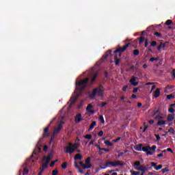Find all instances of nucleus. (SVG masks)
I'll return each mask as SVG.
<instances>
[{"label": "nucleus", "instance_id": "nucleus-15", "mask_svg": "<svg viewBox=\"0 0 175 175\" xmlns=\"http://www.w3.org/2000/svg\"><path fill=\"white\" fill-rule=\"evenodd\" d=\"M174 120V115L169 114L167 117V121L168 122H172Z\"/></svg>", "mask_w": 175, "mask_h": 175}, {"label": "nucleus", "instance_id": "nucleus-44", "mask_svg": "<svg viewBox=\"0 0 175 175\" xmlns=\"http://www.w3.org/2000/svg\"><path fill=\"white\" fill-rule=\"evenodd\" d=\"M149 150H152V151H155V150H157V146L153 145L152 147H150Z\"/></svg>", "mask_w": 175, "mask_h": 175}, {"label": "nucleus", "instance_id": "nucleus-52", "mask_svg": "<svg viewBox=\"0 0 175 175\" xmlns=\"http://www.w3.org/2000/svg\"><path fill=\"white\" fill-rule=\"evenodd\" d=\"M98 136H99L100 137L103 136V131H100L98 133Z\"/></svg>", "mask_w": 175, "mask_h": 175}, {"label": "nucleus", "instance_id": "nucleus-28", "mask_svg": "<svg viewBox=\"0 0 175 175\" xmlns=\"http://www.w3.org/2000/svg\"><path fill=\"white\" fill-rule=\"evenodd\" d=\"M97 94L98 96H103V90L98 89Z\"/></svg>", "mask_w": 175, "mask_h": 175}, {"label": "nucleus", "instance_id": "nucleus-54", "mask_svg": "<svg viewBox=\"0 0 175 175\" xmlns=\"http://www.w3.org/2000/svg\"><path fill=\"white\" fill-rule=\"evenodd\" d=\"M119 140H121V137H118L113 140L114 143H117V142H119Z\"/></svg>", "mask_w": 175, "mask_h": 175}, {"label": "nucleus", "instance_id": "nucleus-37", "mask_svg": "<svg viewBox=\"0 0 175 175\" xmlns=\"http://www.w3.org/2000/svg\"><path fill=\"white\" fill-rule=\"evenodd\" d=\"M154 35H155V36L157 38H161L162 36V34L158 31L154 32Z\"/></svg>", "mask_w": 175, "mask_h": 175}, {"label": "nucleus", "instance_id": "nucleus-12", "mask_svg": "<svg viewBox=\"0 0 175 175\" xmlns=\"http://www.w3.org/2000/svg\"><path fill=\"white\" fill-rule=\"evenodd\" d=\"M154 94V98H159V96H161V89L157 88Z\"/></svg>", "mask_w": 175, "mask_h": 175}, {"label": "nucleus", "instance_id": "nucleus-53", "mask_svg": "<svg viewBox=\"0 0 175 175\" xmlns=\"http://www.w3.org/2000/svg\"><path fill=\"white\" fill-rule=\"evenodd\" d=\"M131 84L133 85V87H136L139 85V82H132Z\"/></svg>", "mask_w": 175, "mask_h": 175}, {"label": "nucleus", "instance_id": "nucleus-47", "mask_svg": "<svg viewBox=\"0 0 175 175\" xmlns=\"http://www.w3.org/2000/svg\"><path fill=\"white\" fill-rule=\"evenodd\" d=\"M52 175H58V170H53Z\"/></svg>", "mask_w": 175, "mask_h": 175}, {"label": "nucleus", "instance_id": "nucleus-17", "mask_svg": "<svg viewBox=\"0 0 175 175\" xmlns=\"http://www.w3.org/2000/svg\"><path fill=\"white\" fill-rule=\"evenodd\" d=\"M83 159V155H81V154H75V156L74 157V159L75 161H77V160H81Z\"/></svg>", "mask_w": 175, "mask_h": 175}, {"label": "nucleus", "instance_id": "nucleus-9", "mask_svg": "<svg viewBox=\"0 0 175 175\" xmlns=\"http://www.w3.org/2000/svg\"><path fill=\"white\" fill-rule=\"evenodd\" d=\"M98 88L93 89L92 94L90 95V99H94L95 96H96V94H98Z\"/></svg>", "mask_w": 175, "mask_h": 175}, {"label": "nucleus", "instance_id": "nucleus-16", "mask_svg": "<svg viewBox=\"0 0 175 175\" xmlns=\"http://www.w3.org/2000/svg\"><path fill=\"white\" fill-rule=\"evenodd\" d=\"M114 59H115V65L116 66L120 65V61L121 60L120 59V58H118V56L116 54L114 55Z\"/></svg>", "mask_w": 175, "mask_h": 175}, {"label": "nucleus", "instance_id": "nucleus-51", "mask_svg": "<svg viewBox=\"0 0 175 175\" xmlns=\"http://www.w3.org/2000/svg\"><path fill=\"white\" fill-rule=\"evenodd\" d=\"M151 167H157V163L150 162Z\"/></svg>", "mask_w": 175, "mask_h": 175}, {"label": "nucleus", "instance_id": "nucleus-27", "mask_svg": "<svg viewBox=\"0 0 175 175\" xmlns=\"http://www.w3.org/2000/svg\"><path fill=\"white\" fill-rule=\"evenodd\" d=\"M71 144V147H72V149L74 150V151H76V150H77V148H79V146H77V144Z\"/></svg>", "mask_w": 175, "mask_h": 175}, {"label": "nucleus", "instance_id": "nucleus-61", "mask_svg": "<svg viewBox=\"0 0 175 175\" xmlns=\"http://www.w3.org/2000/svg\"><path fill=\"white\" fill-rule=\"evenodd\" d=\"M75 167L77 168V169H80V167L79 166V164L76 162H75Z\"/></svg>", "mask_w": 175, "mask_h": 175}, {"label": "nucleus", "instance_id": "nucleus-64", "mask_svg": "<svg viewBox=\"0 0 175 175\" xmlns=\"http://www.w3.org/2000/svg\"><path fill=\"white\" fill-rule=\"evenodd\" d=\"M172 75L173 77L175 78V70H172Z\"/></svg>", "mask_w": 175, "mask_h": 175}, {"label": "nucleus", "instance_id": "nucleus-7", "mask_svg": "<svg viewBox=\"0 0 175 175\" xmlns=\"http://www.w3.org/2000/svg\"><path fill=\"white\" fill-rule=\"evenodd\" d=\"M75 152V149H73V147L70 144L68 146L66 147V154H73Z\"/></svg>", "mask_w": 175, "mask_h": 175}, {"label": "nucleus", "instance_id": "nucleus-33", "mask_svg": "<svg viewBox=\"0 0 175 175\" xmlns=\"http://www.w3.org/2000/svg\"><path fill=\"white\" fill-rule=\"evenodd\" d=\"M168 132H170V133H172V135H174V129L173 127H170L169 129H168Z\"/></svg>", "mask_w": 175, "mask_h": 175}, {"label": "nucleus", "instance_id": "nucleus-11", "mask_svg": "<svg viewBox=\"0 0 175 175\" xmlns=\"http://www.w3.org/2000/svg\"><path fill=\"white\" fill-rule=\"evenodd\" d=\"M83 121V118H81V113H78L75 116V122L76 124H79V122H81Z\"/></svg>", "mask_w": 175, "mask_h": 175}, {"label": "nucleus", "instance_id": "nucleus-5", "mask_svg": "<svg viewBox=\"0 0 175 175\" xmlns=\"http://www.w3.org/2000/svg\"><path fill=\"white\" fill-rule=\"evenodd\" d=\"M61 129H62V126L59 124L57 127H56L53 131V135L51 137V140H53L55 137V135H58L59 132H61Z\"/></svg>", "mask_w": 175, "mask_h": 175}, {"label": "nucleus", "instance_id": "nucleus-2", "mask_svg": "<svg viewBox=\"0 0 175 175\" xmlns=\"http://www.w3.org/2000/svg\"><path fill=\"white\" fill-rule=\"evenodd\" d=\"M109 165H111V166H113V167H117V166H124L125 163L120 160L114 161H107L105 163V167H104V169H106V167H109Z\"/></svg>", "mask_w": 175, "mask_h": 175}, {"label": "nucleus", "instance_id": "nucleus-10", "mask_svg": "<svg viewBox=\"0 0 175 175\" xmlns=\"http://www.w3.org/2000/svg\"><path fill=\"white\" fill-rule=\"evenodd\" d=\"M52 158L53 157L50 154H49L46 157V156H44L42 161H45L44 163L49 165V163L50 162V161H51Z\"/></svg>", "mask_w": 175, "mask_h": 175}, {"label": "nucleus", "instance_id": "nucleus-48", "mask_svg": "<svg viewBox=\"0 0 175 175\" xmlns=\"http://www.w3.org/2000/svg\"><path fill=\"white\" fill-rule=\"evenodd\" d=\"M161 171L163 172V173H167V172H169V168L165 167L163 170H161Z\"/></svg>", "mask_w": 175, "mask_h": 175}, {"label": "nucleus", "instance_id": "nucleus-22", "mask_svg": "<svg viewBox=\"0 0 175 175\" xmlns=\"http://www.w3.org/2000/svg\"><path fill=\"white\" fill-rule=\"evenodd\" d=\"M111 52H112L111 50H109L108 51H107V52L105 53V55L104 56V59H107V57H109V55H111Z\"/></svg>", "mask_w": 175, "mask_h": 175}, {"label": "nucleus", "instance_id": "nucleus-39", "mask_svg": "<svg viewBox=\"0 0 175 175\" xmlns=\"http://www.w3.org/2000/svg\"><path fill=\"white\" fill-rule=\"evenodd\" d=\"M128 150H125L124 152H120L118 154V158H120V157H122V155H124V154H126V152H127Z\"/></svg>", "mask_w": 175, "mask_h": 175}, {"label": "nucleus", "instance_id": "nucleus-50", "mask_svg": "<svg viewBox=\"0 0 175 175\" xmlns=\"http://www.w3.org/2000/svg\"><path fill=\"white\" fill-rule=\"evenodd\" d=\"M154 136H155L157 142H159V140H161V137L159 136V135L155 134Z\"/></svg>", "mask_w": 175, "mask_h": 175}, {"label": "nucleus", "instance_id": "nucleus-35", "mask_svg": "<svg viewBox=\"0 0 175 175\" xmlns=\"http://www.w3.org/2000/svg\"><path fill=\"white\" fill-rule=\"evenodd\" d=\"M172 23H173V21L172 20H167L165 21V25H170L171 24H172Z\"/></svg>", "mask_w": 175, "mask_h": 175}, {"label": "nucleus", "instance_id": "nucleus-45", "mask_svg": "<svg viewBox=\"0 0 175 175\" xmlns=\"http://www.w3.org/2000/svg\"><path fill=\"white\" fill-rule=\"evenodd\" d=\"M135 81H136V77H132V78L130 79L131 84Z\"/></svg>", "mask_w": 175, "mask_h": 175}, {"label": "nucleus", "instance_id": "nucleus-26", "mask_svg": "<svg viewBox=\"0 0 175 175\" xmlns=\"http://www.w3.org/2000/svg\"><path fill=\"white\" fill-rule=\"evenodd\" d=\"M150 150V146H142V150L144 152H147Z\"/></svg>", "mask_w": 175, "mask_h": 175}, {"label": "nucleus", "instance_id": "nucleus-6", "mask_svg": "<svg viewBox=\"0 0 175 175\" xmlns=\"http://www.w3.org/2000/svg\"><path fill=\"white\" fill-rule=\"evenodd\" d=\"M85 166H84V170L85 169H91V167H92V165L91 164V157H88L85 160Z\"/></svg>", "mask_w": 175, "mask_h": 175}, {"label": "nucleus", "instance_id": "nucleus-1", "mask_svg": "<svg viewBox=\"0 0 175 175\" xmlns=\"http://www.w3.org/2000/svg\"><path fill=\"white\" fill-rule=\"evenodd\" d=\"M88 81H90L89 78H85L84 79H82L79 81H77L75 83L76 85V94L75 96H72L70 98V104L68 105V107H71L72 105H75L76 103V100L79 98V96L83 94V91L87 88V84L88 83Z\"/></svg>", "mask_w": 175, "mask_h": 175}, {"label": "nucleus", "instance_id": "nucleus-56", "mask_svg": "<svg viewBox=\"0 0 175 175\" xmlns=\"http://www.w3.org/2000/svg\"><path fill=\"white\" fill-rule=\"evenodd\" d=\"M79 165L84 169V166H85V165H84V163L83 161H80Z\"/></svg>", "mask_w": 175, "mask_h": 175}, {"label": "nucleus", "instance_id": "nucleus-4", "mask_svg": "<svg viewBox=\"0 0 175 175\" xmlns=\"http://www.w3.org/2000/svg\"><path fill=\"white\" fill-rule=\"evenodd\" d=\"M129 43L124 45L123 47L118 48L116 51H113V54H118V53H124L129 47Z\"/></svg>", "mask_w": 175, "mask_h": 175}, {"label": "nucleus", "instance_id": "nucleus-62", "mask_svg": "<svg viewBox=\"0 0 175 175\" xmlns=\"http://www.w3.org/2000/svg\"><path fill=\"white\" fill-rule=\"evenodd\" d=\"M146 155H152V152L148 150L146 152Z\"/></svg>", "mask_w": 175, "mask_h": 175}, {"label": "nucleus", "instance_id": "nucleus-3", "mask_svg": "<svg viewBox=\"0 0 175 175\" xmlns=\"http://www.w3.org/2000/svg\"><path fill=\"white\" fill-rule=\"evenodd\" d=\"M135 170L143 173H147L148 170H152V167L150 166V164H146V165H140L139 167H135Z\"/></svg>", "mask_w": 175, "mask_h": 175}, {"label": "nucleus", "instance_id": "nucleus-23", "mask_svg": "<svg viewBox=\"0 0 175 175\" xmlns=\"http://www.w3.org/2000/svg\"><path fill=\"white\" fill-rule=\"evenodd\" d=\"M130 173L131 175H140V172H136L133 170H130Z\"/></svg>", "mask_w": 175, "mask_h": 175}, {"label": "nucleus", "instance_id": "nucleus-25", "mask_svg": "<svg viewBox=\"0 0 175 175\" xmlns=\"http://www.w3.org/2000/svg\"><path fill=\"white\" fill-rule=\"evenodd\" d=\"M155 29V27H154V25H150V27H148L147 29H146V31L148 32H151V31Z\"/></svg>", "mask_w": 175, "mask_h": 175}, {"label": "nucleus", "instance_id": "nucleus-55", "mask_svg": "<svg viewBox=\"0 0 175 175\" xmlns=\"http://www.w3.org/2000/svg\"><path fill=\"white\" fill-rule=\"evenodd\" d=\"M106 105H107V103L105 102V103H102L100 106L101 107H105V106H106Z\"/></svg>", "mask_w": 175, "mask_h": 175}, {"label": "nucleus", "instance_id": "nucleus-40", "mask_svg": "<svg viewBox=\"0 0 175 175\" xmlns=\"http://www.w3.org/2000/svg\"><path fill=\"white\" fill-rule=\"evenodd\" d=\"M149 61L150 62H154V61H158V57H151Z\"/></svg>", "mask_w": 175, "mask_h": 175}, {"label": "nucleus", "instance_id": "nucleus-29", "mask_svg": "<svg viewBox=\"0 0 175 175\" xmlns=\"http://www.w3.org/2000/svg\"><path fill=\"white\" fill-rule=\"evenodd\" d=\"M28 173H29V170L25 167L23 171V174L25 175V174H28Z\"/></svg>", "mask_w": 175, "mask_h": 175}, {"label": "nucleus", "instance_id": "nucleus-58", "mask_svg": "<svg viewBox=\"0 0 175 175\" xmlns=\"http://www.w3.org/2000/svg\"><path fill=\"white\" fill-rule=\"evenodd\" d=\"M54 165H55V161H51V164H50V167H54Z\"/></svg>", "mask_w": 175, "mask_h": 175}, {"label": "nucleus", "instance_id": "nucleus-36", "mask_svg": "<svg viewBox=\"0 0 175 175\" xmlns=\"http://www.w3.org/2000/svg\"><path fill=\"white\" fill-rule=\"evenodd\" d=\"M62 169H66V167H68V163L66 162L63 163L62 165Z\"/></svg>", "mask_w": 175, "mask_h": 175}, {"label": "nucleus", "instance_id": "nucleus-19", "mask_svg": "<svg viewBox=\"0 0 175 175\" xmlns=\"http://www.w3.org/2000/svg\"><path fill=\"white\" fill-rule=\"evenodd\" d=\"M96 126V122L95 121L92 122L89 126L88 131H92L93 128H95Z\"/></svg>", "mask_w": 175, "mask_h": 175}, {"label": "nucleus", "instance_id": "nucleus-63", "mask_svg": "<svg viewBox=\"0 0 175 175\" xmlns=\"http://www.w3.org/2000/svg\"><path fill=\"white\" fill-rule=\"evenodd\" d=\"M154 120H150L148 121V123L150 124V125H152V124H154Z\"/></svg>", "mask_w": 175, "mask_h": 175}, {"label": "nucleus", "instance_id": "nucleus-8", "mask_svg": "<svg viewBox=\"0 0 175 175\" xmlns=\"http://www.w3.org/2000/svg\"><path fill=\"white\" fill-rule=\"evenodd\" d=\"M93 108L94 107L92 106V105L89 104L86 107V111H88V113H90V114H94L95 110H91V109H93Z\"/></svg>", "mask_w": 175, "mask_h": 175}, {"label": "nucleus", "instance_id": "nucleus-43", "mask_svg": "<svg viewBox=\"0 0 175 175\" xmlns=\"http://www.w3.org/2000/svg\"><path fill=\"white\" fill-rule=\"evenodd\" d=\"M174 98V96H173V94H169L167 96V99H173Z\"/></svg>", "mask_w": 175, "mask_h": 175}, {"label": "nucleus", "instance_id": "nucleus-24", "mask_svg": "<svg viewBox=\"0 0 175 175\" xmlns=\"http://www.w3.org/2000/svg\"><path fill=\"white\" fill-rule=\"evenodd\" d=\"M104 143H105V146H108V147H111V146H113V143L110 142V141H109V140L105 141Z\"/></svg>", "mask_w": 175, "mask_h": 175}, {"label": "nucleus", "instance_id": "nucleus-46", "mask_svg": "<svg viewBox=\"0 0 175 175\" xmlns=\"http://www.w3.org/2000/svg\"><path fill=\"white\" fill-rule=\"evenodd\" d=\"M168 112L174 113V109L173 108V107H171L170 108L168 109Z\"/></svg>", "mask_w": 175, "mask_h": 175}, {"label": "nucleus", "instance_id": "nucleus-38", "mask_svg": "<svg viewBox=\"0 0 175 175\" xmlns=\"http://www.w3.org/2000/svg\"><path fill=\"white\" fill-rule=\"evenodd\" d=\"M157 46V41H152L150 43V47H155Z\"/></svg>", "mask_w": 175, "mask_h": 175}, {"label": "nucleus", "instance_id": "nucleus-30", "mask_svg": "<svg viewBox=\"0 0 175 175\" xmlns=\"http://www.w3.org/2000/svg\"><path fill=\"white\" fill-rule=\"evenodd\" d=\"M85 139H88V140H91V139H92V135L88 134L84 136Z\"/></svg>", "mask_w": 175, "mask_h": 175}, {"label": "nucleus", "instance_id": "nucleus-14", "mask_svg": "<svg viewBox=\"0 0 175 175\" xmlns=\"http://www.w3.org/2000/svg\"><path fill=\"white\" fill-rule=\"evenodd\" d=\"M135 150L136 151H142V148H143V144H139L137 145H136L135 147H134Z\"/></svg>", "mask_w": 175, "mask_h": 175}, {"label": "nucleus", "instance_id": "nucleus-60", "mask_svg": "<svg viewBox=\"0 0 175 175\" xmlns=\"http://www.w3.org/2000/svg\"><path fill=\"white\" fill-rule=\"evenodd\" d=\"M126 88H128V85L123 86V92H126Z\"/></svg>", "mask_w": 175, "mask_h": 175}, {"label": "nucleus", "instance_id": "nucleus-41", "mask_svg": "<svg viewBox=\"0 0 175 175\" xmlns=\"http://www.w3.org/2000/svg\"><path fill=\"white\" fill-rule=\"evenodd\" d=\"M161 169H162V165H157V167H154L155 170H161Z\"/></svg>", "mask_w": 175, "mask_h": 175}, {"label": "nucleus", "instance_id": "nucleus-57", "mask_svg": "<svg viewBox=\"0 0 175 175\" xmlns=\"http://www.w3.org/2000/svg\"><path fill=\"white\" fill-rule=\"evenodd\" d=\"M137 91H139V88H135L133 89V94H136V92H137Z\"/></svg>", "mask_w": 175, "mask_h": 175}, {"label": "nucleus", "instance_id": "nucleus-34", "mask_svg": "<svg viewBox=\"0 0 175 175\" xmlns=\"http://www.w3.org/2000/svg\"><path fill=\"white\" fill-rule=\"evenodd\" d=\"M133 166H134V168L137 167L136 166H139L140 167V161H135L133 164Z\"/></svg>", "mask_w": 175, "mask_h": 175}, {"label": "nucleus", "instance_id": "nucleus-31", "mask_svg": "<svg viewBox=\"0 0 175 175\" xmlns=\"http://www.w3.org/2000/svg\"><path fill=\"white\" fill-rule=\"evenodd\" d=\"M133 55H139V54H140V51H139L137 49H135L133 51Z\"/></svg>", "mask_w": 175, "mask_h": 175}, {"label": "nucleus", "instance_id": "nucleus-13", "mask_svg": "<svg viewBox=\"0 0 175 175\" xmlns=\"http://www.w3.org/2000/svg\"><path fill=\"white\" fill-rule=\"evenodd\" d=\"M49 127H46L44 129V133L42 135V137H49Z\"/></svg>", "mask_w": 175, "mask_h": 175}, {"label": "nucleus", "instance_id": "nucleus-59", "mask_svg": "<svg viewBox=\"0 0 175 175\" xmlns=\"http://www.w3.org/2000/svg\"><path fill=\"white\" fill-rule=\"evenodd\" d=\"M148 46V39L145 40V47H147Z\"/></svg>", "mask_w": 175, "mask_h": 175}, {"label": "nucleus", "instance_id": "nucleus-20", "mask_svg": "<svg viewBox=\"0 0 175 175\" xmlns=\"http://www.w3.org/2000/svg\"><path fill=\"white\" fill-rule=\"evenodd\" d=\"M96 77H98V72H95L93 75L92 79L91 80L90 84H94V81H95V80H96Z\"/></svg>", "mask_w": 175, "mask_h": 175}, {"label": "nucleus", "instance_id": "nucleus-42", "mask_svg": "<svg viewBox=\"0 0 175 175\" xmlns=\"http://www.w3.org/2000/svg\"><path fill=\"white\" fill-rule=\"evenodd\" d=\"M139 40V44H141V43H143V42H144V37L142 36L139 38H138Z\"/></svg>", "mask_w": 175, "mask_h": 175}, {"label": "nucleus", "instance_id": "nucleus-32", "mask_svg": "<svg viewBox=\"0 0 175 175\" xmlns=\"http://www.w3.org/2000/svg\"><path fill=\"white\" fill-rule=\"evenodd\" d=\"M99 120L102 124H105V118H103V116L100 115L99 116Z\"/></svg>", "mask_w": 175, "mask_h": 175}, {"label": "nucleus", "instance_id": "nucleus-18", "mask_svg": "<svg viewBox=\"0 0 175 175\" xmlns=\"http://www.w3.org/2000/svg\"><path fill=\"white\" fill-rule=\"evenodd\" d=\"M47 167H49V164L43 163L42 165L40 167V170H42V172H44V169H47Z\"/></svg>", "mask_w": 175, "mask_h": 175}, {"label": "nucleus", "instance_id": "nucleus-21", "mask_svg": "<svg viewBox=\"0 0 175 175\" xmlns=\"http://www.w3.org/2000/svg\"><path fill=\"white\" fill-rule=\"evenodd\" d=\"M166 124V120H159L157 123V126H159L161 125H165Z\"/></svg>", "mask_w": 175, "mask_h": 175}, {"label": "nucleus", "instance_id": "nucleus-49", "mask_svg": "<svg viewBox=\"0 0 175 175\" xmlns=\"http://www.w3.org/2000/svg\"><path fill=\"white\" fill-rule=\"evenodd\" d=\"M161 49H162V42H160V44L157 46L158 51H161Z\"/></svg>", "mask_w": 175, "mask_h": 175}]
</instances>
